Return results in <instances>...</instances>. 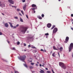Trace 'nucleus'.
Listing matches in <instances>:
<instances>
[{"mask_svg": "<svg viewBox=\"0 0 73 73\" xmlns=\"http://www.w3.org/2000/svg\"><path fill=\"white\" fill-rule=\"evenodd\" d=\"M59 65L64 69H66L67 68L66 66L64 65V63L62 62H59Z\"/></svg>", "mask_w": 73, "mask_h": 73, "instance_id": "3", "label": "nucleus"}, {"mask_svg": "<svg viewBox=\"0 0 73 73\" xmlns=\"http://www.w3.org/2000/svg\"><path fill=\"white\" fill-rule=\"evenodd\" d=\"M58 29L56 27L54 29L53 31V32H52L53 34H54V33H56L57 32V31H58Z\"/></svg>", "mask_w": 73, "mask_h": 73, "instance_id": "5", "label": "nucleus"}, {"mask_svg": "<svg viewBox=\"0 0 73 73\" xmlns=\"http://www.w3.org/2000/svg\"><path fill=\"white\" fill-rule=\"evenodd\" d=\"M53 49H54V50H58V49H57V48H56V47L54 46H53Z\"/></svg>", "mask_w": 73, "mask_h": 73, "instance_id": "15", "label": "nucleus"}, {"mask_svg": "<svg viewBox=\"0 0 73 73\" xmlns=\"http://www.w3.org/2000/svg\"><path fill=\"white\" fill-rule=\"evenodd\" d=\"M33 68H34V67H33V66H30V67H29V68L30 69H33Z\"/></svg>", "mask_w": 73, "mask_h": 73, "instance_id": "24", "label": "nucleus"}, {"mask_svg": "<svg viewBox=\"0 0 73 73\" xmlns=\"http://www.w3.org/2000/svg\"><path fill=\"white\" fill-rule=\"evenodd\" d=\"M12 50H16L15 48V47H13L12 49Z\"/></svg>", "mask_w": 73, "mask_h": 73, "instance_id": "28", "label": "nucleus"}, {"mask_svg": "<svg viewBox=\"0 0 73 73\" xmlns=\"http://www.w3.org/2000/svg\"><path fill=\"white\" fill-rule=\"evenodd\" d=\"M52 56L54 57H56V53L55 52H54L52 53Z\"/></svg>", "mask_w": 73, "mask_h": 73, "instance_id": "10", "label": "nucleus"}, {"mask_svg": "<svg viewBox=\"0 0 73 73\" xmlns=\"http://www.w3.org/2000/svg\"><path fill=\"white\" fill-rule=\"evenodd\" d=\"M22 2L23 3H24L25 2V0H22Z\"/></svg>", "mask_w": 73, "mask_h": 73, "instance_id": "33", "label": "nucleus"}, {"mask_svg": "<svg viewBox=\"0 0 73 73\" xmlns=\"http://www.w3.org/2000/svg\"><path fill=\"white\" fill-rule=\"evenodd\" d=\"M18 58L21 60V61H24L26 58V55H23L22 56H20L18 57Z\"/></svg>", "mask_w": 73, "mask_h": 73, "instance_id": "2", "label": "nucleus"}, {"mask_svg": "<svg viewBox=\"0 0 73 73\" xmlns=\"http://www.w3.org/2000/svg\"><path fill=\"white\" fill-rule=\"evenodd\" d=\"M39 66L40 67H41L42 66V65L41 64H39Z\"/></svg>", "mask_w": 73, "mask_h": 73, "instance_id": "49", "label": "nucleus"}, {"mask_svg": "<svg viewBox=\"0 0 73 73\" xmlns=\"http://www.w3.org/2000/svg\"><path fill=\"white\" fill-rule=\"evenodd\" d=\"M7 42L9 44L10 42L9 41H7Z\"/></svg>", "mask_w": 73, "mask_h": 73, "instance_id": "57", "label": "nucleus"}, {"mask_svg": "<svg viewBox=\"0 0 73 73\" xmlns=\"http://www.w3.org/2000/svg\"><path fill=\"white\" fill-rule=\"evenodd\" d=\"M10 24V26L11 27H13V26L12 25V23L11 22H8Z\"/></svg>", "mask_w": 73, "mask_h": 73, "instance_id": "13", "label": "nucleus"}, {"mask_svg": "<svg viewBox=\"0 0 73 73\" xmlns=\"http://www.w3.org/2000/svg\"><path fill=\"white\" fill-rule=\"evenodd\" d=\"M69 48V52H70L72 49L73 48V43H71L69 46V47L68 48Z\"/></svg>", "mask_w": 73, "mask_h": 73, "instance_id": "4", "label": "nucleus"}, {"mask_svg": "<svg viewBox=\"0 0 73 73\" xmlns=\"http://www.w3.org/2000/svg\"><path fill=\"white\" fill-rule=\"evenodd\" d=\"M24 46H26V44L25 43H24Z\"/></svg>", "mask_w": 73, "mask_h": 73, "instance_id": "42", "label": "nucleus"}, {"mask_svg": "<svg viewBox=\"0 0 73 73\" xmlns=\"http://www.w3.org/2000/svg\"><path fill=\"white\" fill-rule=\"evenodd\" d=\"M19 26V24H17V25H16V27H18Z\"/></svg>", "mask_w": 73, "mask_h": 73, "instance_id": "36", "label": "nucleus"}, {"mask_svg": "<svg viewBox=\"0 0 73 73\" xmlns=\"http://www.w3.org/2000/svg\"><path fill=\"white\" fill-rule=\"evenodd\" d=\"M24 66L26 67L27 68L28 67L27 65V64H24Z\"/></svg>", "mask_w": 73, "mask_h": 73, "instance_id": "21", "label": "nucleus"}, {"mask_svg": "<svg viewBox=\"0 0 73 73\" xmlns=\"http://www.w3.org/2000/svg\"><path fill=\"white\" fill-rule=\"evenodd\" d=\"M60 51H62V50H63V48L62 47H61L60 48Z\"/></svg>", "mask_w": 73, "mask_h": 73, "instance_id": "20", "label": "nucleus"}, {"mask_svg": "<svg viewBox=\"0 0 73 73\" xmlns=\"http://www.w3.org/2000/svg\"><path fill=\"white\" fill-rule=\"evenodd\" d=\"M14 18L15 19H18V17H15Z\"/></svg>", "mask_w": 73, "mask_h": 73, "instance_id": "34", "label": "nucleus"}, {"mask_svg": "<svg viewBox=\"0 0 73 73\" xmlns=\"http://www.w3.org/2000/svg\"><path fill=\"white\" fill-rule=\"evenodd\" d=\"M2 4H1V2H0V6H1Z\"/></svg>", "mask_w": 73, "mask_h": 73, "instance_id": "53", "label": "nucleus"}, {"mask_svg": "<svg viewBox=\"0 0 73 73\" xmlns=\"http://www.w3.org/2000/svg\"><path fill=\"white\" fill-rule=\"evenodd\" d=\"M37 63L38 64H39V62H37Z\"/></svg>", "mask_w": 73, "mask_h": 73, "instance_id": "58", "label": "nucleus"}, {"mask_svg": "<svg viewBox=\"0 0 73 73\" xmlns=\"http://www.w3.org/2000/svg\"><path fill=\"white\" fill-rule=\"evenodd\" d=\"M1 7H5V5L4 4H2L1 5Z\"/></svg>", "mask_w": 73, "mask_h": 73, "instance_id": "18", "label": "nucleus"}, {"mask_svg": "<svg viewBox=\"0 0 73 73\" xmlns=\"http://www.w3.org/2000/svg\"><path fill=\"white\" fill-rule=\"evenodd\" d=\"M31 48H36V47L35 46H32L31 47Z\"/></svg>", "mask_w": 73, "mask_h": 73, "instance_id": "32", "label": "nucleus"}, {"mask_svg": "<svg viewBox=\"0 0 73 73\" xmlns=\"http://www.w3.org/2000/svg\"><path fill=\"white\" fill-rule=\"evenodd\" d=\"M47 73H51V72L50 71H47Z\"/></svg>", "mask_w": 73, "mask_h": 73, "instance_id": "29", "label": "nucleus"}, {"mask_svg": "<svg viewBox=\"0 0 73 73\" xmlns=\"http://www.w3.org/2000/svg\"><path fill=\"white\" fill-rule=\"evenodd\" d=\"M58 55L59 57H60V53L59 52H58Z\"/></svg>", "mask_w": 73, "mask_h": 73, "instance_id": "40", "label": "nucleus"}, {"mask_svg": "<svg viewBox=\"0 0 73 73\" xmlns=\"http://www.w3.org/2000/svg\"><path fill=\"white\" fill-rule=\"evenodd\" d=\"M45 69L46 70H48L47 68H45Z\"/></svg>", "mask_w": 73, "mask_h": 73, "instance_id": "50", "label": "nucleus"}, {"mask_svg": "<svg viewBox=\"0 0 73 73\" xmlns=\"http://www.w3.org/2000/svg\"><path fill=\"white\" fill-rule=\"evenodd\" d=\"M2 35V33L1 32H0V35Z\"/></svg>", "mask_w": 73, "mask_h": 73, "instance_id": "44", "label": "nucleus"}, {"mask_svg": "<svg viewBox=\"0 0 73 73\" xmlns=\"http://www.w3.org/2000/svg\"><path fill=\"white\" fill-rule=\"evenodd\" d=\"M26 17L27 18V19H29V17H28V16L27 15H26Z\"/></svg>", "mask_w": 73, "mask_h": 73, "instance_id": "35", "label": "nucleus"}, {"mask_svg": "<svg viewBox=\"0 0 73 73\" xmlns=\"http://www.w3.org/2000/svg\"><path fill=\"white\" fill-rule=\"evenodd\" d=\"M1 14L3 16L5 15L3 13H2Z\"/></svg>", "mask_w": 73, "mask_h": 73, "instance_id": "51", "label": "nucleus"}, {"mask_svg": "<svg viewBox=\"0 0 73 73\" xmlns=\"http://www.w3.org/2000/svg\"><path fill=\"white\" fill-rule=\"evenodd\" d=\"M55 27H56V26L55 25H52V27L51 29V30L53 29L54 28H55Z\"/></svg>", "mask_w": 73, "mask_h": 73, "instance_id": "17", "label": "nucleus"}, {"mask_svg": "<svg viewBox=\"0 0 73 73\" xmlns=\"http://www.w3.org/2000/svg\"><path fill=\"white\" fill-rule=\"evenodd\" d=\"M37 18L39 19H42V18L40 16H38Z\"/></svg>", "mask_w": 73, "mask_h": 73, "instance_id": "16", "label": "nucleus"}, {"mask_svg": "<svg viewBox=\"0 0 73 73\" xmlns=\"http://www.w3.org/2000/svg\"><path fill=\"white\" fill-rule=\"evenodd\" d=\"M47 26L48 28H50L51 26V24L50 23H48L47 25Z\"/></svg>", "mask_w": 73, "mask_h": 73, "instance_id": "9", "label": "nucleus"}, {"mask_svg": "<svg viewBox=\"0 0 73 73\" xmlns=\"http://www.w3.org/2000/svg\"><path fill=\"white\" fill-rule=\"evenodd\" d=\"M44 64H43V65H42V67H44Z\"/></svg>", "mask_w": 73, "mask_h": 73, "instance_id": "52", "label": "nucleus"}, {"mask_svg": "<svg viewBox=\"0 0 73 73\" xmlns=\"http://www.w3.org/2000/svg\"><path fill=\"white\" fill-rule=\"evenodd\" d=\"M72 56L73 58V53H72Z\"/></svg>", "mask_w": 73, "mask_h": 73, "instance_id": "55", "label": "nucleus"}, {"mask_svg": "<svg viewBox=\"0 0 73 73\" xmlns=\"http://www.w3.org/2000/svg\"><path fill=\"white\" fill-rule=\"evenodd\" d=\"M20 28L22 29V30H21V32L24 33L26 32L28 29L27 27H25L23 26H21Z\"/></svg>", "mask_w": 73, "mask_h": 73, "instance_id": "1", "label": "nucleus"}, {"mask_svg": "<svg viewBox=\"0 0 73 73\" xmlns=\"http://www.w3.org/2000/svg\"><path fill=\"white\" fill-rule=\"evenodd\" d=\"M28 46L29 47H31V45H29Z\"/></svg>", "mask_w": 73, "mask_h": 73, "instance_id": "47", "label": "nucleus"}, {"mask_svg": "<svg viewBox=\"0 0 73 73\" xmlns=\"http://www.w3.org/2000/svg\"><path fill=\"white\" fill-rule=\"evenodd\" d=\"M32 72H35V71H32Z\"/></svg>", "mask_w": 73, "mask_h": 73, "instance_id": "64", "label": "nucleus"}, {"mask_svg": "<svg viewBox=\"0 0 73 73\" xmlns=\"http://www.w3.org/2000/svg\"><path fill=\"white\" fill-rule=\"evenodd\" d=\"M12 7H15V6H13V5L12 6Z\"/></svg>", "mask_w": 73, "mask_h": 73, "instance_id": "60", "label": "nucleus"}, {"mask_svg": "<svg viewBox=\"0 0 73 73\" xmlns=\"http://www.w3.org/2000/svg\"><path fill=\"white\" fill-rule=\"evenodd\" d=\"M35 9H36V8H32V10L33 11H35Z\"/></svg>", "mask_w": 73, "mask_h": 73, "instance_id": "26", "label": "nucleus"}, {"mask_svg": "<svg viewBox=\"0 0 73 73\" xmlns=\"http://www.w3.org/2000/svg\"><path fill=\"white\" fill-rule=\"evenodd\" d=\"M8 26L9 25L7 23H5V26L6 27H8Z\"/></svg>", "mask_w": 73, "mask_h": 73, "instance_id": "12", "label": "nucleus"}, {"mask_svg": "<svg viewBox=\"0 0 73 73\" xmlns=\"http://www.w3.org/2000/svg\"><path fill=\"white\" fill-rule=\"evenodd\" d=\"M44 52H46V50H44Z\"/></svg>", "mask_w": 73, "mask_h": 73, "instance_id": "54", "label": "nucleus"}, {"mask_svg": "<svg viewBox=\"0 0 73 73\" xmlns=\"http://www.w3.org/2000/svg\"><path fill=\"white\" fill-rule=\"evenodd\" d=\"M52 71L53 73H55V72H54V70H52Z\"/></svg>", "mask_w": 73, "mask_h": 73, "instance_id": "41", "label": "nucleus"}, {"mask_svg": "<svg viewBox=\"0 0 73 73\" xmlns=\"http://www.w3.org/2000/svg\"><path fill=\"white\" fill-rule=\"evenodd\" d=\"M40 51H43V52H44V50L42 49H41L40 50Z\"/></svg>", "mask_w": 73, "mask_h": 73, "instance_id": "39", "label": "nucleus"}, {"mask_svg": "<svg viewBox=\"0 0 73 73\" xmlns=\"http://www.w3.org/2000/svg\"><path fill=\"white\" fill-rule=\"evenodd\" d=\"M20 21L21 22H23V20L21 18H20Z\"/></svg>", "mask_w": 73, "mask_h": 73, "instance_id": "19", "label": "nucleus"}, {"mask_svg": "<svg viewBox=\"0 0 73 73\" xmlns=\"http://www.w3.org/2000/svg\"><path fill=\"white\" fill-rule=\"evenodd\" d=\"M71 17H73V14H71Z\"/></svg>", "mask_w": 73, "mask_h": 73, "instance_id": "43", "label": "nucleus"}, {"mask_svg": "<svg viewBox=\"0 0 73 73\" xmlns=\"http://www.w3.org/2000/svg\"><path fill=\"white\" fill-rule=\"evenodd\" d=\"M16 27H16V26H14V27H13V29H15V28H16Z\"/></svg>", "mask_w": 73, "mask_h": 73, "instance_id": "38", "label": "nucleus"}, {"mask_svg": "<svg viewBox=\"0 0 73 73\" xmlns=\"http://www.w3.org/2000/svg\"><path fill=\"white\" fill-rule=\"evenodd\" d=\"M19 15H20V16H21L22 15H21V13H19Z\"/></svg>", "mask_w": 73, "mask_h": 73, "instance_id": "48", "label": "nucleus"}, {"mask_svg": "<svg viewBox=\"0 0 73 73\" xmlns=\"http://www.w3.org/2000/svg\"><path fill=\"white\" fill-rule=\"evenodd\" d=\"M29 61L30 62H32V60H29Z\"/></svg>", "mask_w": 73, "mask_h": 73, "instance_id": "45", "label": "nucleus"}, {"mask_svg": "<svg viewBox=\"0 0 73 73\" xmlns=\"http://www.w3.org/2000/svg\"><path fill=\"white\" fill-rule=\"evenodd\" d=\"M69 37L68 36H66L65 39V41H64V42L65 43H67L69 40Z\"/></svg>", "mask_w": 73, "mask_h": 73, "instance_id": "6", "label": "nucleus"}, {"mask_svg": "<svg viewBox=\"0 0 73 73\" xmlns=\"http://www.w3.org/2000/svg\"><path fill=\"white\" fill-rule=\"evenodd\" d=\"M21 12L22 13V14L23 15H24V13L23 11L21 10Z\"/></svg>", "mask_w": 73, "mask_h": 73, "instance_id": "23", "label": "nucleus"}, {"mask_svg": "<svg viewBox=\"0 0 73 73\" xmlns=\"http://www.w3.org/2000/svg\"><path fill=\"white\" fill-rule=\"evenodd\" d=\"M14 72L15 73H19L18 71H15Z\"/></svg>", "mask_w": 73, "mask_h": 73, "instance_id": "37", "label": "nucleus"}, {"mask_svg": "<svg viewBox=\"0 0 73 73\" xmlns=\"http://www.w3.org/2000/svg\"><path fill=\"white\" fill-rule=\"evenodd\" d=\"M17 11H21V10L20 9H17Z\"/></svg>", "mask_w": 73, "mask_h": 73, "instance_id": "25", "label": "nucleus"}, {"mask_svg": "<svg viewBox=\"0 0 73 73\" xmlns=\"http://www.w3.org/2000/svg\"><path fill=\"white\" fill-rule=\"evenodd\" d=\"M31 64L32 65V66H33L35 64L34 63H31Z\"/></svg>", "mask_w": 73, "mask_h": 73, "instance_id": "27", "label": "nucleus"}, {"mask_svg": "<svg viewBox=\"0 0 73 73\" xmlns=\"http://www.w3.org/2000/svg\"><path fill=\"white\" fill-rule=\"evenodd\" d=\"M20 44V42H19V41H18L17 42V45H19Z\"/></svg>", "mask_w": 73, "mask_h": 73, "instance_id": "31", "label": "nucleus"}, {"mask_svg": "<svg viewBox=\"0 0 73 73\" xmlns=\"http://www.w3.org/2000/svg\"><path fill=\"white\" fill-rule=\"evenodd\" d=\"M41 17L43 18L44 17V14H42V15H41Z\"/></svg>", "mask_w": 73, "mask_h": 73, "instance_id": "30", "label": "nucleus"}, {"mask_svg": "<svg viewBox=\"0 0 73 73\" xmlns=\"http://www.w3.org/2000/svg\"><path fill=\"white\" fill-rule=\"evenodd\" d=\"M31 7L32 8H35V9H37V6L36 5L34 4H33L31 5Z\"/></svg>", "mask_w": 73, "mask_h": 73, "instance_id": "8", "label": "nucleus"}, {"mask_svg": "<svg viewBox=\"0 0 73 73\" xmlns=\"http://www.w3.org/2000/svg\"><path fill=\"white\" fill-rule=\"evenodd\" d=\"M24 50L25 51H26V50Z\"/></svg>", "mask_w": 73, "mask_h": 73, "instance_id": "63", "label": "nucleus"}, {"mask_svg": "<svg viewBox=\"0 0 73 73\" xmlns=\"http://www.w3.org/2000/svg\"><path fill=\"white\" fill-rule=\"evenodd\" d=\"M52 53V51H51V52H50V54H51Z\"/></svg>", "mask_w": 73, "mask_h": 73, "instance_id": "56", "label": "nucleus"}, {"mask_svg": "<svg viewBox=\"0 0 73 73\" xmlns=\"http://www.w3.org/2000/svg\"><path fill=\"white\" fill-rule=\"evenodd\" d=\"M33 13H35V11H34Z\"/></svg>", "mask_w": 73, "mask_h": 73, "instance_id": "59", "label": "nucleus"}, {"mask_svg": "<svg viewBox=\"0 0 73 73\" xmlns=\"http://www.w3.org/2000/svg\"><path fill=\"white\" fill-rule=\"evenodd\" d=\"M71 29L73 30V28H71Z\"/></svg>", "mask_w": 73, "mask_h": 73, "instance_id": "61", "label": "nucleus"}, {"mask_svg": "<svg viewBox=\"0 0 73 73\" xmlns=\"http://www.w3.org/2000/svg\"><path fill=\"white\" fill-rule=\"evenodd\" d=\"M40 71L39 72L40 73H45L44 71L42 70H40Z\"/></svg>", "mask_w": 73, "mask_h": 73, "instance_id": "14", "label": "nucleus"}, {"mask_svg": "<svg viewBox=\"0 0 73 73\" xmlns=\"http://www.w3.org/2000/svg\"><path fill=\"white\" fill-rule=\"evenodd\" d=\"M44 35L45 36H48L49 35V33H45Z\"/></svg>", "mask_w": 73, "mask_h": 73, "instance_id": "22", "label": "nucleus"}, {"mask_svg": "<svg viewBox=\"0 0 73 73\" xmlns=\"http://www.w3.org/2000/svg\"><path fill=\"white\" fill-rule=\"evenodd\" d=\"M8 1L9 3L12 4H14V2L13 0H8Z\"/></svg>", "mask_w": 73, "mask_h": 73, "instance_id": "7", "label": "nucleus"}, {"mask_svg": "<svg viewBox=\"0 0 73 73\" xmlns=\"http://www.w3.org/2000/svg\"><path fill=\"white\" fill-rule=\"evenodd\" d=\"M9 5L10 6H11V4H9Z\"/></svg>", "mask_w": 73, "mask_h": 73, "instance_id": "62", "label": "nucleus"}, {"mask_svg": "<svg viewBox=\"0 0 73 73\" xmlns=\"http://www.w3.org/2000/svg\"><path fill=\"white\" fill-rule=\"evenodd\" d=\"M36 66H38V64H36Z\"/></svg>", "mask_w": 73, "mask_h": 73, "instance_id": "46", "label": "nucleus"}, {"mask_svg": "<svg viewBox=\"0 0 73 73\" xmlns=\"http://www.w3.org/2000/svg\"><path fill=\"white\" fill-rule=\"evenodd\" d=\"M26 5H25L23 7V9L25 11V10L26 9Z\"/></svg>", "mask_w": 73, "mask_h": 73, "instance_id": "11", "label": "nucleus"}]
</instances>
